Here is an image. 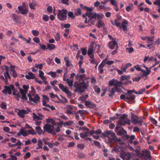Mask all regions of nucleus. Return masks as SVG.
Masks as SVG:
<instances>
[{"mask_svg":"<svg viewBox=\"0 0 160 160\" xmlns=\"http://www.w3.org/2000/svg\"><path fill=\"white\" fill-rule=\"evenodd\" d=\"M121 16L117 17V19L114 20V22H115V24H116V26L117 27H119L120 29L122 28L123 31H126L127 30V25H128V22L126 20H123L121 23Z\"/></svg>","mask_w":160,"mask_h":160,"instance_id":"1","label":"nucleus"},{"mask_svg":"<svg viewBox=\"0 0 160 160\" xmlns=\"http://www.w3.org/2000/svg\"><path fill=\"white\" fill-rule=\"evenodd\" d=\"M73 85L76 88L74 90V92H79L82 93L85 91L84 89L87 88L86 83L84 81L79 83L75 82L73 84Z\"/></svg>","mask_w":160,"mask_h":160,"instance_id":"2","label":"nucleus"},{"mask_svg":"<svg viewBox=\"0 0 160 160\" xmlns=\"http://www.w3.org/2000/svg\"><path fill=\"white\" fill-rule=\"evenodd\" d=\"M54 129L53 125L49 124H46L43 127V130L45 132L51 133L52 135H56L57 132H55V129L54 130Z\"/></svg>","mask_w":160,"mask_h":160,"instance_id":"3","label":"nucleus"},{"mask_svg":"<svg viewBox=\"0 0 160 160\" xmlns=\"http://www.w3.org/2000/svg\"><path fill=\"white\" fill-rule=\"evenodd\" d=\"M57 18L60 20L64 21L66 20L68 11H58Z\"/></svg>","mask_w":160,"mask_h":160,"instance_id":"4","label":"nucleus"},{"mask_svg":"<svg viewBox=\"0 0 160 160\" xmlns=\"http://www.w3.org/2000/svg\"><path fill=\"white\" fill-rule=\"evenodd\" d=\"M132 122L134 124H139V126H141L142 124L143 121L142 119V117H138V116H135L133 118H131Z\"/></svg>","mask_w":160,"mask_h":160,"instance_id":"5","label":"nucleus"},{"mask_svg":"<svg viewBox=\"0 0 160 160\" xmlns=\"http://www.w3.org/2000/svg\"><path fill=\"white\" fill-rule=\"evenodd\" d=\"M4 89L2 91V92L5 94H7V93L8 94H11L12 93V90H14V86L12 85H10L9 86H5Z\"/></svg>","mask_w":160,"mask_h":160,"instance_id":"6","label":"nucleus"},{"mask_svg":"<svg viewBox=\"0 0 160 160\" xmlns=\"http://www.w3.org/2000/svg\"><path fill=\"white\" fill-rule=\"evenodd\" d=\"M120 157L123 160H130L132 156L129 152H123L120 154Z\"/></svg>","mask_w":160,"mask_h":160,"instance_id":"7","label":"nucleus"},{"mask_svg":"<svg viewBox=\"0 0 160 160\" xmlns=\"http://www.w3.org/2000/svg\"><path fill=\"white\" fill-rule=\"evenodd\" d=\"M58 86L60 89L63 92H65L68 96L71 97L72 96L71 92L68 89L67 87H64L62 83L59 84Z\"/></svg>","mask_w":160,"mask_h":160,"instance_id":"8","label":"nucleus"},{"mask_svg":"<svg viewBox=\"0 0 160 160\" xmlns=\"http://www.w3.org/2000/svg\"><path fill=\"white\" fill-rule=\"evenodd\" d=\"M58 86L60 89L63 92H65L68 96L71 97L72 96L71 92L68 89L67 87H64L62 83L59 84Z\"/></svg>","mask_w":160,"mask_h":160,"instance_id":"9","label":"nucleus"},{"mask_svg":"<svg viewBox=\"0 0 160 160\" xmlns=\"http://www.w3.org/2000/svg\"><path fill=\"white\" fill-rule=\"evenodd\" d=\"M58 86L60 89L63 92H65L68 96L71 97L72 96L71 92L68 89L67 87H64L62 83L59 84Z\"/></svg>","mask_w":160,"mask_h":160,"instance_id":"10","label":"nucleus"},{"mask_svg":"<svg viewBox=\"0 0 160 160\" xmlns=\"http://www.w3.org/2000/svg\"><path fill=\"white\" fill-rule=\"evenodd\" d=\"M114 136H115L114 132L110 131L107 130L101 133V137L103 138L107 137L108 138L110 137H112V136L113 137Z\"/></svg>","mask_w":160,"mask_h":160,"instance_id":"11","label":"nucleus"},{"mask_svg":"<svg viewBox=\"0 0 160 160\" xmlns=\"http://www.w3.org/2000/svg\"><path fill=\"white\" fill-rule=\"evenodd\" d=\"M88 11V17L89 18V21H91L92 19H96V13L91 12L92 11Z\"/></svg>","mask_w":160,"mask_h":160,"instance_id":"12","label":"nucleus"},{"mask_svg":"<svg viewBox=\"0 0 160 160\" xmlns=\"http://www.w3.org/2000/svg\"><path fill=\"white\" fill-rule=\"evenodd\" d=\"M60 122H57L56 124H57V127L55 128L56 132L57 133L59 132L60 131V128L62 127V125H63V122L60 119H58Z\"/></svg>","mask_w":160,"mask_h":160,"instance_id":"13","label":"nucleus"},{"mask_svg":"<svg viewBox=\"0 0 160 160\" xmlns=\"http://www.w3.org/2000/svg\"><path fill=\"white\" fill-rule=\"evenodd\" d=\"M117 43L115 40L111 41L108 43V46L109 48L111 49H114Z\"/></svg>","mask_w":160,"mask_h":160,"instance_id":"14","label":"nucleus"},{"mask_svg":"<svg viewBox=\"0 0 160 160\" xmlns=\"http://www.w3.org/2000/svg\"><path fill=\"white\" fill-rule=\"evenodd\" d=\"M85 105L88 108H94L96 107V105L90 101H86Z\"/></svg>","mask_w":160,"mask_h":160,"instance_id":"15","label":"nucleus"},{"mask_svg":"<svg viewBox=\"0 0 160 160\" xmlns=\"http://www.w3.org/2000/svg\"><path fill=\"white\" fill-rule=\"evenodd\" d=\"M26 114V110L24 109H18V115L21 118H23L25 117V114Z\"/></svg>","mask_w":160,"mask_h":160,"instance_id":"16","label":"nucleus"},{"mask_svg":"<svg viewBox=\"0 0 160 160\" xmlns=\"http://www.w3.org/2000/svg\"><path fill=\"white\" fill-rule=\"evenodd\" d=\"M17 135L18 136L22 135L24 137H26L28 135V133L22 128H21L20 131L18 133Z\"/></svg>","mask_w":160,"mask_h":160,"instance_id":"17","label":"nucleus"},{"mask_svg":"<svg viewBox=\"0 0 160 160\" xmlns=\"http://www.w3.org/2000/svg\"><path fill=\"white\" fill-rule=\"evenodd\" d=\"M28 74L25 76L26 78L28 79H33L35 77L34 74L32 72H29Z\"/></svg>","mask_w":160,"mask_h":160,"instance_id":"18","label":"nucleus"},{"mask_svg":"<svg viewBox=\"0 0 160 160\" xmlns=\"http://www.w3.org/2000/svg\"><path fill=\"white\" fill-rule=\"evenodd\" d=\"M117 132V135L119 136L122 135L127 132V131L123 128H121L118 130Z\"/></svg>","mask_w":160,"mask_h":160,"instance_id":"19","label":"nucleus"},{"mask_svg":"<svg viewBox=\"0 0 160 160\" xmlns=\"http://www.w3.org/2000/svg\"><path fill=\"white\" fill-rule=\"evenodd\" d=\"M105 24L102 21L98 20V21L97 26L98 28H104L105 27Z\"/></svg>","mask_w":160,"mask_h":160,"instance_id":"20","label":"nucleus"},{"mask_svg":"<svg viewBox=\"0 0 160 160\" xmlns=\"http://www.w3.org/2000/svg\"><path fill=\"white\" fill-rule=\"evenodd\" d=\"M47 49H48L50 51H52V50L56 48V46L54 44L47 43Z\"/></svg>","mask_w":160,"mask_h":160,"instance_id":"21","label":"nucleus"},{"mask_svg":"<svg viewBox=\"0 0 160 160\" xmlns=\"http://www.w3.org/2000/svg\"><path fill=\"white\" fill-rule=\"evenodd\" d=\"M135 97V95L133 94H128L126 96V99L128 100H132L134 99Z\"/></svg>","mask_w":160,"mask_h":160,"instance_id":"22","label":"nucleus"},{"mask_svg":"<svg viewBox=\"0 0 160 160\" xmlns=\"http://www.w3.org/2000/svg\"><path fill=\"white\" fill-rule=\"evenodd\" d=\"M32 115L33 119L34 120H42L43 119V118L42 117H40L38 116L35 113H33Z\"/></svg>","mask_w":160,"mask_h":160,"instance_id":"23","label":"nucleus"},{"mask_svg":"<svg viewBox=\"0 0 160 160\" xmlns=\"http://www.w3.org/2000/svg\"><path fill=\"white\" fill-rule=\"evenodd\" d=\"M66 82L68 83V86L70 88H72L73 86V83L74 82L73 80H70L68 78L67 79Z\"/></svg>","mask_w":160,"mask_h":160,"instance_id":"24","label":"nucleus"},{"mask_svg":"<svg viewBox=\"0 0 160 160\" xmlns=\"http://www.w3.org/2000/svg\"><path fill=\"white\" fill-rule=\"evenodd\" d=\"M88 97V94H86L85 96H82L80 97L79 98V100L81 101H82L83 102L86 101V100Z\"/></svg>","mask_w":160,"mask_h":160,"instance_id":"25","label":"nucleus"},{"mask_svg":"<svg viewBox=\"0 0 160 160\" xmlns=\"http://www.w3.org/2000/svg\"><path fill=\"white\" fill-rule=\"evenodd\" d=\"M89 134V132H84L80 133V137L82 138H84L88 136V134Z\"/></svg>","mask_w":160,"mask_h":160,"instance_id":"26","label":"nucleus"},{"mask_svg":"<svg viewBox=\"0 0 160 160\" xmlns=\"http://www.w3.org/2000/svg\"><path fill=\"white\" fill-rule=\"evenodd\" d=\"M35 129L39 135H41L43 133L42 130L41 129L40 126H37L35 128Z\"/></svg>","mask_w":160,"mask_h":160,"instance_id":"27","label":"nucleus"},{"mask_svg":"<svg viewBox=\"0 0 160 160\" xmlns=\"http://www.w3.org/2000/svg\"><path fill=\"white\" fill-rule=\"evenodd\" d=\"M10 16L11 17V18L12 19V20L14 22H17L18 20V16L13 13L11 14Z\"/></svg>","mask_w":160,"mask_h":160,"instance_id":"28","label":"nucleus"},{"mask_svg":"<svg viewBox=\"0 0 160 160\" xmlns=\"http://www.w3.org/2000/svg\"><path fill=\"white\" fill-rule=\"evenodd\" d=\"M104 17V15L101 13L100 14L96 13V19H97L98 20H101L103 19Z\"/></svg>","mask_w":160,"mask_h":160,"instance_id":"29","label":"nucleus"},{"mask_svg":"<svg viewBox=\"0 0 160 160\" xmlns=\"http://www.w3.org/2000/svg\"><path fill=\"white\" fill-rule=\"evenodd\" d=\"M122 84V82L121 81H118V80L115 79L114 86L115 88L117 89L118 87H120Z\"/></svg>","mask_w":160,"mask_h":160,"instance_id":"30","label":"nucleus"},{"mask_svg":"<svg viewBox=\"0 0 160 160\" xmlns=\"http://www.w3.org/2000/svg\"><path fill=\"white\" fill-rule=\"evenodd\" d=\"M64 60L66 62V64L67 67H69L70 65V60L68 57H66L64 58Z\"/></svg>","mask_w":160,"mask_h":160,"instance_id":"31","label":"nucleus"},{"mask_svg":"<svg viewBox=\"0 0 160 160\" xmlns=\"http://www.w3.org/2000/svg\"><path fill=\"white\" fill-rule=\"evenodd\" d=\"M106 62L105 60H103L101 63L99 65L98 67V70H100V68H103L105 65L106 64L105 62Z\"/></svg>","mask_w":160,"mask_h":160,"instance_id":"32","label":"nucleus"},{"mask_svg":"<svg viewBox=\"0 0 160 160\" xmlns=\"http://www.w3.org/2000/svg\"><path fill=\"white\" fill-rule=\"evenodd\" d=\"M153 59L154 58L153 57H152L149 58L148 56H145L144 59L143 61L144 62H146L148 60L149 62H150L151 61H152L153 60Z\"/></svg>","mask_w":160,"mask_h":160,"instance_id":"33","label":"nucleus"},{"mask_svg":"<svg viewBox=\"0 0 160 160\" xmlns=\"http://www.w3.org/2000/svg\"><path fill=\"white\" fill-rule=\"evenodd\" d=\"M146 91L145 88H141L138 92H135V94H141Z\"/></svg>","mask_w":160,"mask_h":160,"instance_id":"34","label":"nucleus"},{"mask_svg":"<svg viewBox=\"0 0 160 160\" xmlns=\"http://www.w3.org/2000/svg\"><path fill=\"white\" fill-rule=\"evenodd\" d=\"M44 72L42 71H39V76L42 79H46V78L43 76Z\"/></svg>","mask_w":160,"mask_h":160,"instance_id":"35","label":"nucleus"},{"mask_svg":"<svg viewBox=\"0 0 160 160\" xmlns=\"http://www.w3.org/2000/svg\"><path fill=\"white\" fill-rule=\"evenodd\" d=\"M93 45H91L90 46V47L88 49V54H92L93 53Z\"/></svg>","mask_w":160,"mask_h":160,"instance_id":"36","label":"nucleus"},{"mask_svg":"<svg viewBox=\"0 0 160 160\" xmlns=\"http://www.w3.org/2000/svg\"><path fill=\"white\" fill-rule=\"evenodd\" d=\"M80 6L81 8L82 9L86 10H92L91 8H88L87 6H84L83 4H80Z\"/></svg>","mask_w":160,"mask_h":160,"instance_id":"37","label":"nucleus"},{"mask_svg":"<svg viewBox=\"0 0 160 160\" xmlns=\"http://www.w3.org/2000/svg\"><path fill=\"white\" fill-rule=\"evenodd\" d=\"M153 3L154 5L158 6L159 8L157 10H160V0H156Z\"/></svg>","mask_w":160,"mask_h":160,"instance_id":"38","label":"nucleus"},{"mask_svg":"<svg viewBox=\"0 0 160 160\" xmlns=\"http://www.w3.org/2000/svg\"><path fill=\"white\" fill-rule=\"evenodd\" d=\"M112 138H113V141L115 143L117 142H120L121 141V140L120 138H117V137L116 136L115 133V136L113 137L112 136Z\"/></svg>","mask_w":160,"mask_h":160,"instance_id":"39","label":"nucleus"},{"mask_svg":"<svg viewBox=\"0 0 160 160\" xmlns=\"http://www.w3.org/2000/svg\"><path fill=\"white\" fill-rule=\"evenodd\" d=\"M42 19L44 21L47 22L49 20V17L47 15L44 14L42 16Z\"/></svg>","mask_w":160,"mask_h":160,"instance_id":"40","label":"nucleus"},{"mask_svg":"<svg viewBox=\"0 0 160 160\" xmlns=\"http://www.w3.org/2000/svg\"><path fill=\"white\" fill-rule=\"evenodd\" d=\"M111 3L114 6L116 7L115 8L116 10H118V5L116 2L114 0H110Z\"/></svg>","mask_w":160,"mask_h":160,"instance_id":"41","label":"nucleus"},{"mask_svg":"<svg viewBox=\"0 0 160 160\" xmlns=\"http://www.w3.org/2000/svg\"><path fill=\"white\" fill-rule=\"evenodd\" d=\"M107 59H108L107 58L104 59V60H106V62H105V63L106 64H107L109 65H112L114 62V61H113L107 60Z\"/></svg>","mask_w":160,"mask_h":160,"instance_id":"42","label":"nucleus"},{"mask_svg":"<svg viewBox=\"0 0 160 160\" xmlns=\"http://www.w3.org/2000/svg\"><path fill=\"white\" fill-rule=\"evenodd\" d=\"M31 32L33 36L36 37L38 36L39 34V31L36 30H32Z\"/></svg>","mask_w":160,"mask_h":160,"instance_id":"43","label":"nucleus"},{"mask_svg":"<svg viewBox=\"0 0 160 160\" xmlns=\"http://www.w3.org/2000/svg\"><path fill=\"white\" fill-rule=\"evenodd\" d=\"M7 104L5 102H2L0 107H1L2 109H6L7 108Z\"/></svg>","mask_w":160,"mask_h":160,"instance_id":"44","label":"nucleus"},{"mask_svg":"<svg viewBox=\"0 0 160 160\" xmlns=\"http://www.w3.org/2000/svg\"><path fill=\"white\" fill-rule=\"evenodd\" d=\"M44 63H42L41 64H38L36 63L35 65V68H38L39 69H41L44 65Z\"/></svg>","mask_w":160,"mask_h":160,"instance_id":"45","label":"nucleus"},{"mask_svg":"<svg viewBox=\"0 0 160 160\" xmlns=\"http://www.w3.org/2000/svg\"><path fill=\"white\" fill-rule=\"evenodd\" d=\"M115 115L116 116H114L112 117H110L109 118V119L112 120H115L117 119L118 118L120 115L117 113L115 114Z\"/></svg>","mask_w":160,"mask_h":160,"instance_id":"46","label":"nucleus"},{"mask_svg":"<svg viewBox=\"0 0 160 160\" xmlns=\"http://www.w3.org/2000/svg\"><path fill=\"white\" fill-rule=\"evenodd\" d=\"M17 12L18 13H21L23 15H25L28 12V11H17Z\"/></svg>","mask_w":160,"mask_h":160,"instance_id":"47","label":"nucleus"},{"mask_svg":"<svg viewBox=\"0 0 160 160\" xmlns=\"http://www.w3.org/2000/svg\"><path fill=\"white\" fill-rule=\"evenodd\" d=\"M46 122L48 123H51L52 125H56V123L55 121L52 119H48L46 120Z\"/></svg>","mask_w":160,"mask_h":160,"instance_id":"48","label":"nucleus"},{"mask_svg":"<svg viewBox=\"0 0 160 160\" xmlns=\"http://www.w3.org/2000/svg\"><path fill=\"white\" fill-rule=\"evenodd\" d=\"M73 123V122L72 121H68L65 122H63V126H67L71 125Z\"/></svg>","mask_w":160,"mask_h":160,"instance_id":"49","label":"nucleus"},{"mask_svg":"<svg viewBox=\"0 0 160 160\" xmlns=\"http://www.w3.org/2000/svg\"><path fill=\"white\" fill-rule=\"evenodd\" d=\"M130 78V77L129 76H122L121 77L120 80H121V81H123L125 80L128 79Z\"/></svg>","mask_w":160,"mask_h":160,"instance_id":"50","label":"nucleus"},{"mask_svg":"<svg viewBox=\"0 0 160 160\" xmlns=\"http://www.w3.org/2000/svg\"><path fill=\"white\" fill-rule=\"evenodd\" d=\"M143 154H142L143 156H146L147 155H150L151 154V152L149 150H145L142 151Z\"/></svg>","mask_w":160,"mask_h":160,"instance_id":"51","label":"nucleus"},{"mask_svg":"<svg viewBox=\"0 0 160 160\" xmlns=\"http://www.w3.org/2000/svg\"><path fill=\"white\" fill-rule=\"evenodd\" d=\"M135 138V136L134 135H132L131 136V138H130L129 139V140L128 142L130 144H132L133 143V140Z\"/></svg>","mask_w":160,"mask_h":160,"instance_id":"52","label":"nucleus"},{"mask_svg":"<svg viewBox=\"0 0 160 160\" xmlns=\"http://www.w3.org/2000/svg\"><path fill=\"white\" fill-rule=\"evenodd\" d=\"M77 112L78 113L80 114V116L81 117H83V115L85 113L86 111L84 110H80Z\"/></svg>","mask_w":160,"mask_h":160,"instance_id":"53","label":"nucleus"},{"mask_svg":"<svg viewBox=\"0 0 160 160\" xmlns=\"http://www.w3.org/2000/svg\"><path fill=\"white\" fill-rule=\"evenodd\" d=\"M137 75L138 76V77L134 78L132 79V80L133 81H135L136 82H139L140 80L141 79V77L142 76V75H141V76H138V74H137Z\"/></svg>","mask_w":160,"mask_h":160,"instance_id":"54","label":"nucleus"},{"mask_svg":"<svg viewBox=\"0 0 160 160\" xmlns=\"http://www.w3.org/2000/svg\"><path fill=\"white\" fill-rule=\"evenodd\" d=\"M48 75H51V77L55 78L56 76V72L52 71L50 72L48 74Z\"/></svg>","mask_w":160,"mask_h":160,"instance_id":"55","label":"nucleus"},{"mask_svg":"<svg viewBox=\"0 0 160 160\" xmlns=\"http://www.w3.org/2000/svg\"><path fill=\"white\" fill-rule=\"evenodd\" d=\"M36 4L34 2H32V3H29V6L30 8L32 9H35L34 7L36 5Z\"/></svg>","mask_w":160,"mask_h":160,"instance_id":"56","label":"nucleus"},{"mask_svg":"<svg viewBox=\"0 0 160 160\" xmlns=\"http://www.w3.org/2000/svg\"><path fill=\"white\" fill-rule=\"evenodd\" d=\"M68 16L69 17L71 18L72 19L74 18L75 16L73 14V12H72L69 11L68 13Z\"/></svg>","mask_w":160,"mask_h":160,"instance_id":"57","label":"nucleus"},{"mask_svg":"<svg viewBox=\"0 0 160 160\" xmlns=\"http://www.w3.org/2000/svg\"><path fill=\"white\" fill-rule=\"evenodd\" d=\"M22 97H21V98L24 100L27 101L28 100V98L26 96V93L22 94Z\"/></svg>","mask_w":160,"mask_h":160,"instance_id":"58","label":"nucleus"},{"mask_svg":"<svg viewBox=\"0 0 160 160\" xmlns=\"http://www.w3.org/2000/svg\"><path fill=\"white\" fill-rule=\"evenodd\" d=\"M77 147L81 149H83L85 147V145L83 144H78L77 145Z\"/></svg>","mask_w":160,"mask_h":160,"instance_id":"59","label":"nucleus"},{"mask_svg":"<svg viewBox=\"0 0 160 160\" xmlns=\"http://www.w3.org/2000/svg\"><path fill=\"white\" fill-rule=\"evenodd\" d=\"M56 41L58 42L59 41L60 39V34L58 33H56V36L55 37Z\"/></svg>","mask_w":160,"mask_h":160,"instance_id":"60","label":"nucleus"},{"mask_svg":"<svg viewBox=\"0 0 160 160\" xmlns=\"http://www.w3.org/2000/svg\"><path fill=\"white\" fill-rule=\"evenodd\" d=\"M89 61H90L91 63L92 64H96L97 62V60H96L94 58L91 59L90 60H89Z\"/></svg>","mask_w":160,"mask_h":160,"instance_id":"61","label":"nucleus"},{"mask_svg":"<svg viewBox=\"0 0 160 160\" xmlns=\"http://www.w3.org/2000/svg\"><path fill=\"white\" fill-rule=\"evenodd\" d=\"M115 79H113L112 80L108 82V84L110 86H114Z\"/></svg>","mask_w":160,"mask_h":160,"instance_id":"62","label":"nucleus"},{"mask_svg":"<svg viewBox=\"0 0 160 160\" xmlns=\"http://www.w3.org/2000/svg\"><path fill=\"white\" fill-rule=\"evenodd\" d=\"M81 51L82 52V54L83 55H85L87 54V50L86 49L83 48H81Z\"/></svg>","mask_w":160,"mask_h":160,"instance_id":"63","label":"nucleus"},{"mask_svg":"<svg viewBox=\"0 0 160 160\" xmlns=\"http://www.w3.org/2000/svg\"><path fill=\"white\" fill-rule=\"evenodd\" d=\"M145 157L144 159L146 160H151L152 158V156L150 154L147 155L146 156H144Z\"/></svg>","mask_w":160,"mask_h":160,"instance_id":"64","label":"nucleus"}]
</instances>
